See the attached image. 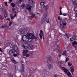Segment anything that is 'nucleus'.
Listing matches in <instances>:
<instances>
[{"label":"nucleus","mask_w":77,"mask_h":77,"mask_svg":"<svg viewBox=\"0 0 77 77\" xmlns=\"http://www.w3.org/2000/svg\"><path fill=\"white\" fill-rule=\"evenodd\" d=\"M8 46H9L10 48H11L9 51V55H10V56H12V55H13L14 56V57L17 56V54H18V48L17 46H14L11 44L8 43L5 48ZM15 53H16L17 54Z\"/></svg>","instance_id":"1"},{"label":"nucleus","mask_w":77,"mask_h":77,"mask_svg":"<svg viewBox=\"0 0 77 77\" xmlns=\"http://www.w3.org/2000/svg\"><path fill=\"white\" fill-rule=\"evenodd\" d=\"M22 39L23 42H29L32 41V38H29L27 35H23L22 36Z\"/></svg>","instance_id":"2"},{"label":"nucleus","mask_w":77,"mask_h":77,"mask_svg":"<svg viewBox=\"0 0 77 77\" xmlns=\"http://www.w3.org/2000/svg\"><path fill=\"white\" fill-rule=\"evenodd\" d=\"M60 29H63V28L65 27V26H66V24H67V23H66L65 21H60Z\"/></svg>","instance_id":"3"},{"label":"nucleus","mask_w":77,"mask_h":77,"mask_svg":"<svg viewBox=\"0 0 77 77\" xmlns=\"http://www.w3.org/2000/svg\"><path fill=\"white\" fill-rule=\"evenodd\" d=\"M26 35L28 38L32 39V41L33 39H36L37 38L35 37V36H34V35L32 33L28 32L26 34Z\"/></svg>","instance_id":"4"},{"label":"nucleus","mask_w":77,"mask_h":77,"mask_svg":"<svg viewBox=\"0 0 77 77\" xmlns=\"http://www.w3.org/2000/svg\"><path fill=\"white\" fill-rule=\"evenodd\" d=\"M30 29L29 27L25 28L20 31V33L21 34H24V33H26V32H30Z\"/></svg>","instance_id":"5"},{"label":"nucleus","mask_w":77,"mask_h":77,"mask_svg":"<svg viewBox=\"0 0 77 77\" xmlns=\"http://www.w3.org/2000/svg\"><path fill=\"white\" fill-rule=\"evenodd\" d=\"M46 58L49 62H50L51 63L53 64V63H54V61L53 60V59L49 55H48L47 56Z\"/></svg>","instance_id":"6"},{"label":"nucleus","mask_w":77,"mask_h":77,"mask_svg":"<svg viewBox=\"0 0 77 77\" xmlns=\"http://www.w3.org/2000/svg\"><path fill=\"white\" fill-rule=\"evenodd\" d=\"M22 47L25 49L29 48V44L27 43H23L22 44Z\"/></svg>","instance_id":"7"},{"label":"nucleus","mask_w":77,"mask_h":77,"mask_svg":"<svg viewBox=\"0 0 77 77\" xmlns=\"http://www.w3.org/2000/svg\"><path fill=\"white\" fill-rule=\"evenodd\" d=\"M39 36H40V38L41 39H42V37L43 39H44V34L43 33V31H42V30H40V33L39 34Z\"/></svg>","instance_id":"8"},{"label":"nucleus","mask_w":77,"mask_h":77,"mask_svg":"<svg viewBox=\"0 0 77 77\" xmlns=\"http://www.w3.org/2000/svg\"><path fill=\"white\" fill-rule=\"evenodd\" d=\"M26 9L30 11L32 9V6L30 4H27L26 6Z\"/></svg>","instance_id":"9"},{"label":"nucleus","mask_w":77,"mask_h":77,"mask_svg":"<svg viewBox=\"0 0 77 77\" xmlns=\"http://www.w3.org/2000/svg\"><path fill=\"white\" fill-rule=\"evenodd\" d=\"M28 53V50L27 49H25V50H23V56H25L27 53Z\"/></svg>","instance_id":"10"},{"label":"nucleus","mask_w":77,"mask_h":77,"mask_svg":"<svg viewBox=\"0 0 77 77\" xmlns=\"http://www.w3.org/2000/svg\"><path fill=\"white\" fill-rule=\"evenodd\" d=\"M62 69H63V70L65 73H67V72H68V69H67L65 68V67H62Z\"/></svg>","instance_id":"11"},{"label":"nucleus","mask_w":77,"mask_h":77,"mask_svg":"<svg viewBox=\"0 0 77 77\" xmlns=\"http://www.w3.org/2000/svg\"><path fill=\"white\" fill-rule=\"evenodd\" d=\"M43 7L45 9V11H47L48 9V8H49V7L48 6V5H46L45 6V5H43Z\"/></svg>","instance_id":"12"},{"label":"nucleus","mask_w":77,"mask_h":77,"mask_svg":"<svg viewBox=\"0 0 77 77\" xmlns=\"http://www.w3.org/2000/svg\"><path fill=\"white\" fill-rule=\"evenodd\" d=\"M24 69H25V68H24V65H23L21 68L20 71L22 72H23L24 71Z\"/></svg>","instance_id":"13"},{"label":"nucleus","mask_w":77,"mask_h":77,"mask_svg":"<svg viewBox=\"0 0 77 77\" xmlns=\"http://www.w3.org/2000/svg\"><path fill=\"white\" fill-rule=\"evenodd\" d=\"M1 28L2 29H3V28H4V29H6V28H7V29H8V26L7 24H5L4 25H2L1 27Z\"/></svg>","instance_id":"14"},{"label":"nucleus","mask_w":77,"mask_h":77,"mask_svg":"<svg viewBox=\"0 0 77 77\" xmlns=\"http://www.w3.org/2000/svg\"><path fill=\"white\" fill-rule=\"evenodd\" d=\"M33 48V45L32 44H30L28 45V48L29 50H31Z\"/></svg>","instance_id":"15"},{"label":"nucleus","mask_w":77,"mask_h":77,"mask_svg":"<svg viewBox=\"0 0 77 77\" xmlns=\"http://www.w3.org/2000/svg\"><path fill=\"white\" fill-rule=\"evenodd\" d=\"M55 36H57V37H58V36H59V33H58L57 30H56L55 31Z\"/></svg>","instance_id":"16"},{"label":"nucleus","mask_w":77,"mask_h":77,"mask_svg":"<svg viewBox=\"0 0 77 77\" xmlns=\"http://www.w3.org/2000/svg\"><path fill=\"white\" fill-rule=\"evenodd\" d=\"M47 66L48 67L49 69H51V68H53V66L50 63H48Z\"/></svg>","instance_id":"17"},{"label":"nucleus","mask_w":77,"mask_h":77,"mask_svg":"<svg viewBox=\"0 0 77 77\" xmlns=\"http://www.w3.org/2000/svg\"><path fill=\"white\" fill-rule=\"evenodd\" d=\"M28 2L32 5H34L35 4V2H33V0H29Z\"/></svg>","instance_id":"18"},{"label":"nucleus","mask_w":77,"mask_h":77,"mask_svg":"<svg viewBox=\"0 0 77 77\" xmlns=\"http://www.w3.org/2000/svg\"><path fill=\"white\" fill-rule=\"evenodd\" d=\"M4 17H5V18L8 17V14H7V13H6V11H4Z\"/></svg>","instance_id":"19"},{"label":"nucleus","mask_w":77,"mask_h":77,"mask_svg":"<svg viewBox=\"0 0 77 77\" xmlns=\"http://www.w3.org/2000/svg\"><path fill=\"white\" fill-rule=\"evenodd\" d=\"M58 63L60 65V66H63V63L62 61H58Z\"/></svg>","instance_id":"20"},{"label":"nucleus","mask_w":77,"mask_h":77,"mask_svg":"<svg viewBox=\"0 0 77 77\" xmlns=\"http://www.w3.org/2000/svg\"><path fill=\"white\" fill-rule=\"evenodd\" d=\"M70 41L72 42H73V43L75 42H76L75 41V39L73 38H70Z\"/></svg>","instance_id":"21"},{"label":"nucleus","mask_w":77,"mask_h":77,"mask_svg":"<svg viewBox=\"0 0 77 77\" xmlns=\"http://www.w3.org/2000/svg\"><path fill=\"white\" fill-rule=\"evenodd\" d=\"M70 69H71V71L72 72H74V67L73 66L72 67H70Z\"/></svg>","instance_id":"22"},{"label":"nucleus","mask_w":77,"mask_h":77,"mask_svg":"<svg viewBox=\"0 0 77 77\" xmlns=\"http://www.w3.org/2000/svg\"><path fill=\"white\" fill-rule=\"evenodd\" d=\"M62 54L63 55H64V56H66V51H63Z\"/></svg>","instance_id":"23"},{"label":"nucleus","mask_w":77,"mask_h":77,"mask_svg":"<svg viewBox=\"0 0 77 77\" xmlns=\"http://www.w3.org/2000/svg\"><path fill=\"white\" fill-rule=\"evenodd\" d=\"M69 34H66L65 35H64L65 37H66L67 38H69V37L70 36Z\"/></svg>","instance_id":"24"},{"label":"nucleus","mask_w":77,"mask_h":77,"mask_svg":"<svg viewBox=\"0 0 77 77\" xmlns=\"http://www.w3.org/2000/svg\"><path fill=\"white\" fill-rule=\"evenodd\" d=\"M32 52H31L30 53L26 54V56L27 57H29V56H30V54H32Z\"/></svg>","instance_id":"25"},{"label":"nucleus","mask_w":77,"mask_h":77,"mask_svg":"<svg viewBox=\"0 0 77 77\" xmlns=\"http://www.w3.org/2000/svg\"><path fill=\"white\" fill-rule=\"evenodd\" d=\"M72 2H73V4L74 5H76L77 6V3H76L75 0H72Z\"/></svg>","instance_id":"26"},{"label":"nucleus","mask_w":77,"mask_h":77,"mask_svg":"<svg viewBox=\"0 0 77 77\" xmlns=\"http://www.w3.org/2000/svg\"><path fill=\"white\" fill-rule=\"evenodd\" d=\"M75 45H77V42H75L73 43V44H72V45L73 46V47H75Z\"/></svg>","instance_id":"27"},{"label":"nucleus","mask_w":77,"mask_h":77,"mask_svg":"<svg viewBox=\"0 0 77 77\" xmlns=\"http://www.w3.org/2000/svg\"><path fill=\"white\" fill-rule=\"evenodd\" d=\"M17 16V14H15L13 16H11V18L12 19H12H14V18H15V17H16Z\"/></svg>","instance_id":"28"},{"label":"nucleus","mask_w":77,"mask_h":77,"mask_svg":"<svg viewBox=\"0 0 77 77\" xmlns=\"http://www.w3.org/2000/svg\"><path fill=\"white\" fill-rule=\"evenodd\" d=\"M58 20H62V17L58 16Z\"/></svg>","instance_id":"29"},{"label":"nucleus","mask_w":77,"mask_h":77,"mask_svg":"<svg viewBox=\"0 0 77 77\" xmlns=\"http://www.w3.org/2000/svg\"><path fill=\"white\" fill-rule=\"evenodd\" d=\"M3 17L2 16L0 15V20H3Z\"/></svg>","instance_id":"30"},{"label":"nucleus","mask_w":77,"mask_h":77,"mask_svg":"<svg viewBox=\"0 0 77 77\" xmlns=\"http://www.w3.org/2000/svg\"><path fill=\"white\" fill-rule=\"evenodd\" d=\"M11 6L12 7H15V4H14V3H11Z\"/></svg>","instance_id":"31"},{"label":"nucleus","mask_w":77,"mask_h":77,"mask_svg":"<svg viewBox=\"0 0 77 77\" xmlns=\"http://www.w3.org/2000/svg\"><path fill=\"white\" fill-rule=\"evenodd\" d=\"M62 8L61 7L60 8V15H62L63 14H62Z\"/></svg>","instance_id":"32"},{"label":"nucleus","mask_w":77,"mask_h":77,"mask_svg":"<svg viewBox=\"0 0 77 77\" xmlns=\"http://www.w3.org/2000/svg\"><path fill=\"white\" fill-rule=\"evenodd\" d=\"M54 51H57V52H59V49H57V48L56 49V48H55L54 49Z\"/></svg>","instance_id":"33"},{"label":"nucleus","mask_w":77,"mask_h":77,"mask_svg":"<svg viewBox=\"0 0 77 77\" xmlns=\"http://www.w3.org/2000/svg\"><path fill=\"white\" fill-rule=\"evenodd\" d=\"M44 75H47V72L46 71H45L44 72Z\"/></svg>","instance_id":"34"},{"label":"nucleus","mask_w":77,"mask_h":77,"mask_svg":"<svg viewBox=\"0 0 77 77\" xmlns=\"http://www.w3.org/2000/svg\"><path fill=\"white\" fill-rule=\"evenodd\" d=\"M43 20H46L47 18V17H46V16H43Z\"/></svg>","instance_id":"35"},{"label":"nucleus","mask_w":77,"mask_h":77,"mask_svg":"<svg viewBox=\"0 0 77 77\" xmlns=\"http://www.w3.org/2000/svg\"><path fill=\"white\" fill-rule=\"evenodd\" d=\"M68 60H69V58L68 57L66 58L65 60V62H68Z\"/></svg>","instance_id":"36"},{"label":"nucleus","mask_w":77,"mask_h":77,"mask_svg":"<svg viewBox=\"0 0 77 77\" xmlns=\"http://www.w3.org/2000/svg\"><path fill=\"white\" fill-rule=\"evenodd\" d=\"M31 15H32V16H33V17H35V15L34 14H33V13L32 12H31Z\"/></svg>","instance_id":"37"},{"label":"nucleus","mask_w":77,"mask_h":77,"mask_svg":"<svg viewBox=\"0 0 77 77\" xmlns=\"http://www.w3.org/2000/svg\"><path fill=\"white\" fill-rule=\"evenodd\" d=\"M68 65L69 66H71V65H72V63H70V62H69L68 63Z\"/></svg>","instance_id":"38"},{"label":"nucleus","mask_w":77,"mask_h":77,"mask_svg":"<svg viewBox=\"0 0 77 77\" xmlns=\"http://www.w3.org/2000/svg\"><path fill=\"white\" fill-rule=\"evenodd\" d=\"M67 75L68 76H69L71 75V73L69 72H67Z\"/></svg>","instance_id":"39"},{"label":"nucleus","mask_w":77,"mask_h":77,"mask_svg":"<svg viewBox=\"0 0 77 77\" xmlns=\"http://www.w3.org/2000/svg\"><path fill=\"white\" fill-rule=\"evenodd\" d=\"M44 2H41V3H40V5H44Z\"/></svg>","instance_id":"40"},{"label":"nucleus","mask_w":77,"mask_h":77,"mask_svg":"<svg viewBox=\"0 0 77 77\" xmlns=\"http://www.w3.org/2000/svg\"><path fill=\"white\" fill-rule=\"evenodd\" d=\"M24 6H25V5H24V4H23L21 5L22 8H24Z\"/></svg>","instance_id":"41"},{"label":"nucleus","mask_w":77,"mask_h":77,"mask_svg":"<svg viewBox=\"0 0 77 77\" xmlns=\"http://www.w3.org/2000/svg\"><path fill=\"white\" fill-rule=\"evenodd\" d=\"M46 21L47 23H50V21H49V20L48 19L46 20Z\"/></svg>","instance_id":"42"},{"label":"nucleus","mask_w":77,"mask_h":77,"mask_svg":"<svg viewBox=\"0 0 77 77\" xmlns=\"http://www.w3.org/2000/svg\"><path fill=\"white\" fill-rule=\"evenodd\" d=\"M12 22H11V21H10V23L9 24V26H11L12 24Z\"/></svg>","instance_id":"43"},{"label":"nucleus","mask_w":77,"mask_h":77,"mask_svg":"<svg viewBox=\"0 0 77 77\" xmlns=\"http://www.w3.org/2000/svg\"><path fill=\"white\" fill-rule=\"evenodd\" d=\"M11 61H12V62H13V61H14L15 60H14V58L12 57H11Z\"/></svg>","instance_id":"44"},{"label":"nucleus","mask_w":77,"mask_h":77,"mask_svg":"<svg viewBox=\"0 0 77 77\" xmlns=\"http://www.w3.org/2000/svg\"><path fill=\"white\" fill-rule=\"evenodd\" d=\"M63 16H66V15H67V14L66 13H63Z\"/></svg>","instance_id":"45"},{"label":"nucleus","mask_w":77,"mask_h":77,"mask_svg":"<svg viewBox=\"0 0 77 77\" xmlns=\"http://www.w3.org/2000/svg\"><path fill=\"white\" fill-rule=\"evenodd\" d=\"M13 63H15V64L17 63V61L15 60H14V61H13Z\"/></svg>","instance_id":"46"},{"label":"nucleus","mask_w":77,"mask_h":77,"mask_svg":"<svg viewBox=\"0 0 77 77\" xmlns=\"http://www.w3.org/2000/svg\"><path fill=\"white\" fill-rule=\"evenodd\" d=\"M75 11L76 12H77V7H76L75 8Z\"/></svg>","instance_id":"47"},{"label":"nucleus","mask_w":77,"mask_h":77,"mask_svg":"<svg viewBox=\"0 0 77 77\" xmlns=\"http://www.w3.org/2000/svg\"><path fill=\"white\" fill-rule=\"evenodd\" d=\"M71 17H72V16L71 15H69V19H70V20H71V19H72Z\"/></svg>","instance_id":"48"},{"label":"nucleus","mask_w":77,"mask_h":77,"mask_svg":"<svg viewBox=\"0 0 77 77\" xmlns=\"http://www.w3.org/2000/svg\"><path fill=\"white\" fill-rule=\"evenodd\" d=\"M5 5H6L7 6H8V5H7V3H7V2H5Z\"/></svg>","instance_id":"49"},{"label":"nucleus","mask_w":77,"mask_h":77,"mask_svg":"<svg viewBox=\"0 0 77 77\" xmlns=\"http://www.w3.org/2000/svg\"><path fill=\"white\" fill-rule=\"evenodd\" d=\"M6 20H7L8 21H10V19H9V18H8Z\"/></svg>","instance_id":"50"},{"label":"nucleus","mask_w":77,"mask_h":77,"mask_svg":"<svg viewBox=\"0 0 77 77\" xmlns=\"http://www.w3.org/2000/svg\"><path fill=\"white\" fill-rule=\"evenodd\" d=\"M3 10V9L2 8H0V12H1V11H2Z\"/></svg>","instance_id":"51"},{"label":"nucleus","mask_w":77,"mask_h":77,"mask_svg":"<svg viewBox=\"0 0 77 77\" xmlns=\"http://www.w3.org/2000/svg\"><path fill=\"white\" fill-rule=\"evenodd\" d=\"M75 50H77V46H75Z\"/></svg>","instance_id":"52"},{"label":"nucleus","mask_w":77,"mask_h":77,"mask_svg":"<svg viewBox=\"0 0 77 77\" xmlns=\"http://www.w3.org/2000/svg\"><path fill=\"white\" fill-rule=\"evenodd\" d=\"M0 51H1V52H3V51H2V50L1 48H0Z\"/></svg>","instance_id":"53"},{"label":"nucleus","mask_w":77,"mask_h":77,"mask_svg":"<svg viewBox=\"0 0 77 77\" xmlns=\"http://www.w3.org/2000/svg\"><path fill=\"white\" fill-rule=\"evenodd\" d=\"M9 1L10 2H12V0H9Z\"/></svg>","instance_id":"54"},{"label":"nucleus","mask_w":77,"mask_h":77,"mask_svg":"<svg viewBox=\"0 0 77 77\" xmlns=\"http://www.w3.org/2000/svg\"><path fill=\"white\" fill-rule=\"evenodd\" d=\"M60 56H61V55H59L58 56V57H60Z\"/></svg>","instance_id":"55"},{"label":"nucleus","mask_w":77,"mask_h":77,"mask_svg":"<svg viewBox=\"0 0 77 77\" xmlns=\"http://www.w3.org/2000/svg\"><path fill=\"white\" fill-rule=\"evenodd\" d=\"M54 77H57V76L56 75H54Z\"/></svg>","instance_id":"56"},{"label":"nucleus","mask_w":77,"mask_h":77,"mask_svg":"<svg viewBox=\"0 0 77 77\" xmlns=\"http://www.w3.org/2000/svg\"><path fill=\"white\" fill-rule=\"evenodd\" d=\"M12 10L13 11H14V8H12Z\"/></svg>","instance_id":"57"},{"label":"nucleus","mask_w":77,"mask_h":77,"mask_svg":"<svg viewBox=\"0 0 77 77\" xmlns=\"http://www.w3.org/2000/svg\"><path fill=\"white\" fill-rule=\"evenodd\" d=\"M54 56H57V54H55Z\"/></svg>","instance_id":"58"},{"label":"nucleus","mask_w":77,"mask_h":77,"mask_svg":"<svg viewBox=\"0 0 77 77\" xmlns=\"http://www.w3.org/2000/svg\"><path fill=\"white\" fill-rule=\"evenodd\" d=\"M37 14H39V13H37Z\"/></svg>","instance_id":"59"},{"label":"nucleus","mask_w":77,"mask_h":77,"mask_svg":"<svg viewBox=\"0 0 77 77\" xmlns=\"http://www.w3.org/2000/svg\"><path fill=\"white\" fill-rule=\"evenodd\" d=\"M66 1H68L69 0H66Z\"/></svg>","instance_id":"60"},{"label":"nucleus","mask_w":77,"mask_h":77,"mask_svg":"<svg viewBox=\"0 0 77 77\" xmlns=\"http://www.w3.org/2000/svg\"><path fill=\"white\" fill-rule=\"evenodd\" d=\"M0 7L1 8V5H0Z\"/></svg>","instance_id":"61"},{"label":"nucleus","mask_w":77,"mask_h":77,"mask_svg":"<svg viewBox=\"0 0 77 77\" xmlns=\"http://www.w3.org/2000/svg\"><path fill=\"white\" fill-rule=\"evenodd\" d=\"M42 11H43V10H42Z\"/></svg>","instance_id":"62"},{"label":"nucleus","mask_w":77,"mask_h":77,"mask_svg":"<svg viewBox=\"0 0 77 77\" xmlns=\"http://www.w3.org/2000/svg\"><path fill=\"white\" fill-rule=\"evenodd\" d=\"M72 74H73V73H72Z\"/></svg>","instance_id":"63"},{"label":"nucleus","mask_w":77,"mask_h":77,"mask_svg":"<svg viewBox=\"0 0 77 77\" xmlns=\"http://www.w3.org/2000/svg\"><path fill=\"white\" fill-rule=\"evenodd\" d=\"M20 1H21V0H20Z\"/></svg>","instance_id":"64"}]
</instances>
